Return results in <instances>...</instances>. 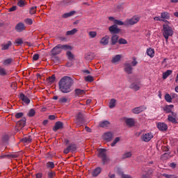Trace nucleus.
Returning a JSON list of instances; mask_svg holds the SVG:
<instances>
[{
	"label": "nucleus",
	"instance_id": "nucleus-1",
	"mask_svg": "<svg viewBox=\"0 0 178 178\" xmlns=\"http://www.w3.org/2000/svg\"><path fill=\"white\" fill-rule=\"evenodd\" d=\"M59 90L63 94H67L72 91V87L73 86V79L69 76L63 77L59 83Z\"/></svg>",
	"mask_w": 178,
	"mask_h": 178
},
{
	"label": "nucleus",
	"instance_id": "nucleus-59",
	"mask_svg": "<svg viewBox=\"0 0 178 178\" xmlns=\"http://www.w3.org/2000/svg\"><path fill=\"white\" fill-rule=\"evenodd\" d=\"M23 113H17L15 114L16 119H20V118H23Z\"/></svg>",
	"mask_w": 178,
	"mask_h": 178
},
{
	"label": "nucleus",
	"instance_id": "nucleus-30",
	"mask_svg": "<svg viewBox=\"0 0 178 178\" xmlns=\"http://www.w3.org/2000/svg\"><path fill=\"white\" fill-rule=\"evenodd\" d=\"M76 13V11H71L70 13H66L62 15V17L63 19H67V17H71V16H73Z\"/></svg>",
	"mask_w": 178,
	"mask_h": 178
},
{
	"label": "nucleus",
	"instance_id": "nucleus-11",
	"mask_svg": "<svg viewBox=\"0 0 178 178\" xmlns=\"http://www.w3.org/2000/svg\"><path fill=\"white\" fill-rule=\"evenodd\" d=\"M103 138L106 141H111L112 138H113V134L112 132H106L103 135Z\"/></svg>",
	"mask_w": 178,
	"mask_h": 178
},
{
	"label": "nucleus",
	"instance_id": "nucleus-23",
	"mask_svg": "<svg viewBox=\"0 0 178 178\" xmlns=\"http://www.w3.org/2000/svg\"><path fill=\"white\" fill-rule=\"evenodd\" d=\"M147 54L150 58H154L155 56V50L152 48H149L147 49Z\"/></svg>",
	"mask_w": 178,
	"mask_h": 178
},
{
	"label": "nucleus",
	"instance_id": "nucleus-21",
	"mask_svg": "<svg viewBox=\"0 0 178 178\" xmlns=\"http://www.w3.org/2000/svg\"><path fill=\"white\" fill-rule=\"evenodd\" d=\"M109 124H111V123L109 122V121L107 120H104V121H102L99 123V127H109Z\"/></svg>",
	"mask_w": 178,
	"mask_h": 178
},
{
	"label": "nucleus",
	"instance_id": "nucleus-55",
	"mask_svg": "<svg viewBox=\"0 0 178 178\" xmlns=\"http://www.w3.org/2000/svg\"><path fill=\"white\" fill-rule=\"evenodd\" d=\"M17 5L19 6V8H23L26 3L23 0H18Z\"/></svg>",
	"mask_w": 178,
	"mask_h": 178
},
{
	"label": "nucleus",
	"instance_id": "nucleus-6",
	"mask_svg": "<svg viewBox=\"0 0 178 178\" xmlns=\"http://www.w3.org/2000/svg\"><path fill=\"white\" fill-rule=\"evenodd\" d=\"M154 138V135L152 133H147V134H143L140 136V139L142 141H144L145 143H149V141H151Z\"/></svg>",
	"mask_w": 178,
	"mask_h": 178
},
{
	"label": "nucleus",
	"instance_id": "nucleus-41",
	"mask_svg": "<svg viewBox=\"0 0 178 178\" xmlns=\"http://www.w3.org/2000/svg\"><path fill=\"white\" fill-rule=\"evenodd\" d=\"M115 106H116V99H112L109 103V108H115Z\"/></svg>",
	"mask_w": 178,
	"mask_h": 178
},
{
	"label": "nucleus",
	"instance_id": "nucleus-18",
	"mask_svg": "<svg viewBox=\"0 0 178 178\" xmlns=\"http://www.w3.org/2000/svg\"><path fill=\"white\" fill-rule=\"evenodd\" d=\"M26 27L24 26V24L23 23H19L15 26V30L19 31V33L21 31H23V30H25Z\"/></svg>",
	"mask_w": 178,
	"mask_h": 178
},
{
	"label": "nucleus",
	"instance_id": "nucleus-33",
	"mask_svg": "<svg viewBox=\"0 0 178 178\" xmlns=\"http://www.w3.org/2000/svg\"><path fill=\"white\" fill-rule=\"evenodd\" d=\"M13 62V58H7L3 61V65L4 66H8V65H10Z\"/></svg>",
	"mask_w": 178,
	"mask_h": 178
},
{
	"label": "nucleus",
	"instance_id": "nucleus-57",
	"mask_svg": "<svg viewBox=\"0 0 178 178\" xmlns=\"http://www.w3.org/2000/svg\"><path fill=\"white\" fill-rule=\"evenodd\" d=\"M67 56L68 59H73V58H74V56H73V54H72L71 51H67Z\"/></svg>",
	"mask_w": 178,
	"mask_h": 178
},
{
	"label": "nucleus",
	"instance_id": "nucleus-9",
	"mask_svg": "<svg viewBox=\"0 0 178 178\" xmlns=\"http://www.w3.org/2000/svg\"><path fill=\"white\" fill-rule=\"evenodd\" d=\"M99 44L103 46L108 45V44H109V35H106L104 37L102 38Z\"/></svg>",
	"mask_w": 178,
	"mask_h": 178
},
{
	"label": "nucleus",
	"instance_id": "nucleus-38",
	"mask_svg": "<svg viewBox=\"0 0 178 178\" xmlns=\"http://www.w3.org/2000/svg\"><path fill=\"white\" fill-rule=\"evenodd\" d=\"M118 172L122 178H131V176H130L129 175L123 174V172H122V170H120V169H118Z\"/></svg>",
	"mask_w": 178,
	"mask_h": 178
},
{
	"label": "nucleus",
	"instance_id": "nucleus-26",
	"mask_svg": "<svg viewBox=\"0 0 178 178\" xmlns=\"http://www.w3.org/2000/svg\"><path fill=\"white\" fill-rule=\"evenodd\" d=\"M173 73V71L170 70H168L165 72L163 73V80H166V79H168V77H169V76H170V74Z\"/></svg>",
	"mask_w": 178,
	"mask_h": 178
},
{
	"label": "nucleus",
	"instance_id": "nucleus-62",
	"mask_svg": "<svg viewBox=\"0 0 178 178\" xmlns=\"http://www.w3.org/2000/svg\"><path fill=\"white\" fill-rule=\"evenodd\" d=\"M16 9H17V7H16V6H13V7L9 8V12H15V10H16Z\"/></svg>",
	"mask_w": 178,
	"mask_h": 178
},
{
	"label": "nucleus",
	"instance_id": "nucleus-19",
	"mask_svg": "<svg viewBox=\"0 0 178 178\" xmlns=\"http://www.w3.org/2000/svg\"><path fill=\"white\" fill-rule=\"evenodd\" d=\"M117 42H119V35H113L111 37V45H116Z\"/></svg>",
	"mask_w": 178,
	"mask_h": 178
},
{
	"label": "nucleus",
	"instance_id": "nucleus-27",
	"mask_svg": "<svg viewBox=\"0 0 178 178\" xmlns=\"http://www.w3.org/2000/svg\"><path fill=\"white\" fill-rule=\"evenodd\" d=\"M75 95H78L79 97H80L81 95H86V90H81V89H76Z\"/></svg>",
	"mask_w": 178,
	"mask_h": 178
},
{
	"label": "nucleus",
	"instance_id": "nucleus-24",
	"mask_svg": "<svg viewBox=\"0 0 178 178\" xmlns=\"http://www.w3.org/2000/svg\"><path fill=\"white\" fill-rule=\"evenodd\" d=\"M22 143H26V144H30L31 141H33V139L30 136H25L22 139Z\"/></svg>",
	"mask_w": 178,
	"mask_h": 178
},
{
	"label": "nucleus",
	"instance_id": "nucleus-40",
	"mask_svg": "<svg viewBox=\"0 0 178 178\" xmlns=\"http://www.w3.org/2000/svg\"><path fill=\"white\" fill-rule=\"evenodd\" d=\"M77 31H77V29H73L71 30V31H67L66 35H73L74 34H76Z\"/></svg>",
	"mask_w": 178,
	"mask_h": 178
},
{
	"label": "nucleus",
	"instance_id": "nucleus-64",
	"mask_svg": "<svg viewBox=\"0 0 178 178\" xmlns=\"http://www.w3.org/2000/svg\"><path fill=\"white\" fill-rule=\"evenodd\" d=\"M163 176H164V177H166V178H172V177H175V176L173 175H169L168 174H163Z\"/></svg>",
	"mask_w": 178,
	"mask_h": 178
},
{
	"label": "nucleus",
	"instance_id": "nucleus-53",
	"mask_svg": "<svg viewBox=\"0 0 178 178\" xmlns=\"http://www.w3.org/2000/svg\"><path fill=\"white\" fill-rule=\"evenodd\" d=\"M118 43L120 44H127V40H126V39H124V38H120L119 40H118Z\"/></svg>",
	"mask_w": 178,
	"mask_h": 178
},
{
	"label": "nucleus",
	"instance_id": "nucleus-43",
	"mask_svg": "<svg viewBox=\"0 0 178 178\" xmlns=\"http://www.w3.org/2000/svg\"><path fill=\"white\" fill-rule=\"evenodd\" d=\"M46 166L48 169H54V168H55V164L54 162H47Z\"/></svg>",
	"mask_w": 178,
	"mask_h": 178
},
{
	"label": "nucleus",
	"instance_id": "nucleus-37",
	"mask_svg": "<svg viewBox=\"0 0 178 178\" xmlns=\"http://www.w3.org/2000/svg\"><path fill=\"white\" fill-rule=\"evenodd\" d=\"M132 155L133 154L131 153V152H127L123 154L122 158L123 159H126L127 158H131Z\"/></svg>",
	"mask_w": 178,
	"mask_h": 178
},
{
	"label": "nucleus",
	"instance_id": "nucleus-49",
	"mask_svg": "<svg viewBox=\"0 0 178 178\" xmlns=\"http://www.w3.org/2000/svg\"><path fill=\"white\" fill-rule=\"evenodd\" d=\"M35 115V111L31 108L28 113V116L29 118H33V116H34Z\"/></svg>",
	"mask_w": 178,
	"mask_h": 178
},
{
	"label": "nucleus",
	"instance_id": "nucleus-44",
	"mask_svg": "<svg viewBox=\"0 0 178 178\" xmlns=\"http://www.w3.org/2000/svg\"><path fill=\"white\" fill-rule=\"evenodd\" d=\"M6 74H8L6 70L2 67H0V76H6Z\"/></svg>",
	"mask_w": 178,
	"mask_h": 178
},
{
	"label": "nucleus",
	"instance_id": "nucleus-39",
	"mask_svg": "<svg viewBox=\"0 0 178 178\" xmlns=\"http://www.w3.org/2000/svg\"><path fill=\"white\" fill-rule=\"evenodd\" d=\"M166 102H172V96L169 93H166L164 96Z\"/></svg>",
	"mask_w": 178,
	"mask_h": 178
},
{
	"label": "nucleus",
	"instance_id": "nucleus-13",
	"mask_svg": "<svg viewBox=\"0 0 178 178\" xmlns=\"http://www.w3.org/2000/svg\"><path fill=\"white\" fill-rule=\"evenodd\" d=\"M76 124H81L83 122H84V117L83 116V113H79L77 116H76Z\"/></svg>",
	"mask_w": 178,
	"mask_h": 178
},
{
	"label": "nucleus",
	"instance_id": "nucleus-56",
	"mask_svg": "<svg viewBox=\"0 0 178 178\" xmlns=\"http://www.w3.org/2000/svg\"><path fill=\"white\" fill-rule=\"evenodd\" d=\"M24 22H25L26 24L31 25V24H33V19H30V18H27V19H24Z\"/></svg>",
	"mask_w": 178,
	"mask_h": 178
},
{
	"label": "nucleus",
	"instance_id": "nucleus-3",
	"mask_svg": "<svg viewBox=\"0 0 178 178\" xmlns=\"http://www.w3.org/2000/svg\"><path fill=\"white\" fill-rule=\"evenodd\" d=\"M72 46L67 44H58L55 47H54L51 51V56H56V55H59L62 52V51H72Z\"/></svg>",
	"mask_w": 178,
	"mask_h": 178
},
{
	"label": "nucleus",
	"instance_id": "nucleus-60",
	"mask_svg": "<svg viewBox=\"0 0 178 178\" xmlns=\"http://www.w3.org/2000/svg\"><path fill=\"white\" fill-rule=\"evenodd\" d=\"M137 63H138L137 60H136V58L134 57V58H133V61L131 62L132 66H136V65H137Z\"/></svg>",
	"mask_w": 178,
	"mask_h": 178
},
{
	"label": "nucleus",
	"instance_id": "nucleus-42",
	"mask_svg": "<svg viewBox=\"0 0 178 178\" xmlns=\"http://www.w3.org/2000/svg\"><path fill=\"white\" fill-rule=\"evenodd\" d=\"M70 147V150L71 151V152H74V151H76L77 149V146H76L75 144H70L69 145Z\"/></svg>",
	"mask_w": 178,
	"mask_h": 178
},
{
	"label": "nucleus",
	"instance_id": "nucleus-50",
	"mask_svg": "<svg viewBox=\"0 0 178 178\" xmlns=\"http://www.w3.org/2000/svg\"><path fill=\"white\" fill-rule=\"evenodd\" d=\"M56 77L55 75H52L51 76L49 77L47 79L48 83H54V81H55L56 80Z\"/></svg>",
	"mask_w": 178,
	"mask_h": 178
},
{
	"label": "nucleus",
	"instance_id": "nucleus-17",
	"mask_svg": "<svg viewBox=\"0 0 178 178\" xmlns=\"http://www.w3.org/2000/svg\"><path fill=\"white\" fill-rule=\"evenodd\" d=\"M125 123L129 127H133V126L135 124L136 122L134 121V119H133V118H127L125 120Z\"/></svg>",
	"mask_w": 178,
	"mask_h": 178
},
{
	"label": "nucleus",
	"instance_id": "nucleus-15",
	"mask_svg": "<svg viewBox=\"0 0 178 178\" xmlns=\"http://www.w3.org/2000/svg\"><path fill=\"white\" fill-rule=\"evenodd\" d=\"M63 129V123L61 122H56L53 127L54 131H58V130Z\"/></svg>",
	"mask_w": 178,
	"mask_h": 178
},
{
	"label": "nucleus",
	"instance_id": "nucleus-12",
	"mask_svg": "<svg viewBox=\"0 0 178 178\" xmlns=\"http://www.w3.org/2000/svg\"><path fill=\"white\" fill-rule=\"evenodd\" d=\"M19 98L22 102H24V104H26V105H29V104H30V99L27 96H25L24 94L21 93L19 95Z\"/></svg>",
	"mask_w": 178,
	"mask_h": 178
},
{
	"label": "nucleus",
	"instance_id": "nucleus-58",
	"mask_svg": "<svg viewBox=\"0 0 178 178\" xmlns=\"http://www.w3.org/2000/svg\"><path fill=\"white\" fill-rule=\"evenodd\" d=\"M63 152L65 154H69V152H71L70 147L68 145L65 149H64Z\"/></svg>",
	"mask_w": 178,
	"mask_h": 178
},
{
	"label": "nucleus",
	"instance_id": "nucleus-25",
	"mask_svg": "<svg viewBox=\"0 0 178 178\" xmlns=\"http://www.w3.org/2000/svg\"><path fill=\"white\" fill-rule=\"evenodd\" d=\"M140 86L141 84L140 83H133L132 85H131V88L134 91H138L140 90Z\"/></svg>",
	"mask_w": 178,
	"mask_h": 178
},
{
	"label": "nucleus",
	"instance_id": "nucleus-4",
	"mask_svg": "<svg viewBox=\"0 0 178 178\" xmlns=\"http://www.w3.org/2000/svg\"><path fill=\"white\" fill-rule=\"evenodd\" d=\"M99 158L102 159L103 163H106L109 159L106 156V150L105 149H99Z\"/></svg>",
	"mask_w": 178,
	"mask_h": 178
},
{
	"label": "nucleus",
	"instance_id": "nucleus-2",
	"mask_svg": "<svg viewBox=\"0 0 178 178\" xmlns=\"http://www.w3.org/2000/svg\"><path fill=\"white\" fill-rule=\"evenodd\" d=\"M161 22H165L166 23L163 24V35L165 40L168 41L169 37L173 35V29H172V26H169V24H170L169 21L161 19Z\"/></svg>",
	"mask_w": 178,
	"mask_h": 178
},
{
	"label": "nucleus",
	"instance_id": "nucleus-14",
	"mask_svg": "<svg viewBox=\"0 0 178 178\" xmlns=\"http://www.w3.org/2000/svg\"><path fill=\"white\" fill-rule=\"evenodd\" d=\"M124 70L127 74H131V73H133V67L129 63L124 65Z\"/></svg>",
	"mask_w": 178,
	"mask_h": 178
},
{
	"label": "nucleus",
	"instance_id": "nucleus-46",
	"mask_svg": "<svg viewBox=\"0 0 178 178\" xmlns=\"http://www.w3.org/2000/svg\"><path fill=\"white\" fill-rule=\"evenodd\" d=\"M37 12V6L31 7L29 10L30 15H34Z\"/></svg>",
	"mask_w": 178,
	"mask_h": 178
},
{
	"label": "nucleus",
	"instance_id": "nucleus-16",
	"mask_svg": "<svg viewBox=\"0 0 178 178\" xmlns=\"http://www.w3.org/2000/svg\"><path fill=\"white\" fill-rule=\"evenodd\" d=\"M17 126L19 129H23L26 126V118H22V119L17 122Z\"/></svg>",
	"mask_w": 178,
	"mask_h": 178
},
{
	"label": "nucleus",
	"instance_id": "nucleus-29",
	"mask_svg": "<svg viewBox=\"0 0 178 178\" xmlns=\"http://www.w3.org/2000/svg\"><path fill=\"white\" fill-rule=\"evenodd\" d=\"M101 171H102L101 168L98 167L93 170L92 175L93 177H97V176H98V175L101 173Z\"/></svg>",
	"mask_w": 178,
	"mask_h": 178
},
{
	"label": "nucleus",
	"instance_id": "nucleus-51",
	"mask_svg": "<svg viewBox=\"0 0 178 178\" xmlns=\"http://www.w3.org/2000/svg\"><path fill=\"white\" fill-rule=\"evenodd\" d=\"M119 141H120V138H119V137L115 138V139L111 143V147H115V145H116V144H118V143H119Z\"/></svg>",
	"mask_w": 178,
	"mask_h": 178
},
{
	"label": "nucleus",
	"instance_id": "nucleus-7",
	"mask_svg": "<svg viewBox=\"0 0 178 178\" xmlns=\"http://www.w3.org/2000/svg\"><path fill=\"white\" fill-rule=\"evenodd\" d=\"M108 30L111 34H119L120 29L118 28V25H112L108 28Z\"/></svg>",
	"mask_w": 178,
	"mask_h": 178
},
{
	"label": "nucleus",
	"instance_id": "nucleus-10",
	"mask_svg": "<svg viewBox=\"0 0 178 178\" xmlns=\"http://www.w3.org/2000/svg\"><path fill=\"white\" fill-rule=\"evenodd\" d=\"M157 128L160 131H166L168 130V124L164 122H159L157 124Z\"/></svg>",
	"mask_w": 178,
	"mask_h": 178
},
{
	"label": "nucleus",
	"instance_id": "nucleus-48",
	"mask_svg": "<svg viewBox=\"0 0 178 178\" xmlns=\"http://www.w3.org/2000/svg\"><path fill=\"white\" fill-rule=\"evenodd\" d=\"M15 44L19 47V45H22L23 44V40L21 38H18L15 40Z\"/></svg>",
	"mask_w": 178,
	"mask_h": 178
},
{
	"label": "nucleus",
	"instance_id": "nucleus-35",
	"mask_svg": "<svg viewBox=\"0 0 178 178\" xmlns=\"http://www.w3.org/2000/svg\"><path fill=\"white\" fill-rule=\"evenodd\" d=\"M161 19H170V15L168 12H164L161 13Z\"/></svg>",
	"mask_w": 178,
	"mask_h": 178
},
{
	"label": "nucleus",
	"instance_id": "nucleus-31",
	"mask_svg": "<svg viewBox=\"0 0 178 178\" xmlns=\"http://www.w3.org/2000/svg\"><path fill=\"white\" fill-rule=\"evenodd\" d=\"M122 58V56L121 55H116L114 57H113V59L111 60L112 63H116L118 62H119V60H120V59Z\"/></svg>",
	"mask_w": 178,
	"mask_h": 178
},
{
	"label": "nucleus",
	"instance_id": "nucleus-61",
	"mask_svg": "<svg viewBox=\"0 0 178 178\" xmlns=\"http://www.w3.org/2000/svg\"><path fill=\"white\" fill-rule=\"evenodd\" d=\"M33 60H38V59H40V55H38V54L33 55Z\"/></svg>",
	"mask_w": 178,
	"mask_h": 178
},
{
	"label": "nucleus",
	"instance_id": "nucleus-32",
	"mask_svg": "<svg viewBox=\"0 0 178 178\" xmlns=\"http://www.w3.org/2000/svg\"><path fill=\"white\" fill-rule=\"evenodd\" d=\"M58 102H60V104H67V102H70V101H69L67 97H62L58 99Z\"/></svg>",
	"mask_w": 178,
	"mask_h": 178
},
{
	"label": "nucleus",
	"instance_id": "nucleus-36",
	"mask_svg": "<svg viewBox=\"0 0 178 178\" xmlns=\"http://www.w3.org/2000/svg\"><path fill=\"white\" fill-rule=\"evenodd\" d=\"M168 122H170L171 123H177V120H176V118L169 115L168 118Z\"/></svg>",
	"mask_w": 178,
	"mask_h": 178
},
{
	"label": "nucleus",
	"instance_id": "nucleus-54",
	"mask_svg": "<svg viewBox=\"0 0 178 178\" xmlns=\"http://www.w3.org/2000/svg\"><path fill=\"white\" fill-rule=\"evenodd\" d=\"M89 37L90 38H95L97 37V33L95 31L89 32Z\"/></svg>",
	"mask_w": 178,
	"mask_h": 178
},
{
	"label": "nucleus",
	"instance_id": "nucleus-5",
	"mask_svg": "<svg viewBox=\"0 0 178 178\" xmlns=\"http://www.w3.org/2000/svg\"><path fill=\"white\" fill-rule=\"evenodd\" d=\"M138 22H140V17L138 16H134L132 18L125 21L124 26H133V24H136Z\"/></svg>",
	"mask_w": 178,
	"mask_h": 178
},
{
	"label": "nucleus",
	"instance_id": "nucleus-63",
	"mask_svg": "<svg viewBox=\"0 0 178 178\" xmlns=\"http://www.w3.org/2000/svg\"><path fill=\"white\" fill-rule=\"evenodd\" d=\"M36 178H42V172H38L35 174Z\"/></svg>",
	"mask_w": 178,
	"mask_h": 178
},
{
	"label": "nucleus",
	"instance_id": "nucleus-20",
	"mask_svg": "<svg viewBox=\"0 0 178 178\" xmlns=\"http://www.w3.org/2000/svg\"><path fill=\"white\" fill-rule=\"evenodd\" d=\"M173 108H175L173 104L166 105L163 108V111L165 112V113H171L172 109H173Z\"/></svg>",
	"mask_w": 178,
	"mask_h": 178
},
{
	"label": "nucleus",
	"instance_id": "nucleus-34",
	"mask_svg": "<svg viewBox=\"0 0 178 178\" xmlns=\"http://www.w3.org/2000/svg\"><path fill=\"white\" fill-rule=\"evenodd\" d=\"M172 156L170 155V153H164L162 156H161V159H163V161H166L167 159H169V158H171Z\"/></svg>",
	"mask_w": 178,
	"mask_h": 178
},
{
	"label": "nucleus",
	"instance_id": "nucleus-8",
	"mask_svg": "<svg viewBox=\"0 0 178 178\" xmlns=\"http://www.w3.org/2000/svg\"><path fill=\"white\" fill-rule=\"evenodd\" d=\"M146 109H147V108L145 107V106H142L134 108L132 110V112H133V113L138 115V113H141V112H144V111H145Z\"/></svg>",
	"mask_w": 178,
	"mask_h": 178
},
{
	"label": "nucleus",
	"instance_id": "nucleus-22",
	"mask_svg": "<svg viewBox=\"0 0 178 178\" xmlns=\"http://www.w3.org/2000/svg\"><path fill=\"white\" fill-rule=\"evenodd\" d=\"M154 173V170H149L146 172L142 177V178H150L152 177V174Z\"/></svg>",
	"mask_w": 178,
	"mask_h": 178
},
{
	"label": "nucleus",
	"instance_id": "nucleus-52",
	"mask_svg": "<svg viewBox=\"0 0 178 178\" xmlns=\"http://www.w3.org/2000/svg\"><path fill=\"white\" fill-rule=\"evenodd\" d=\"M114 24H118V26H123L124 24H126V22H123L120 20L115 19L114 20Z\"/></svg>",
	"mask_w": 178,
	"mask_h": 178
},
{
	"label": "nucleus",
	"instance_id": "nucleus-28",
	"mask_svg": "<svg viewBox=\"0 0 178 178\" xmlns=\"http://www.w3.org/2000/svg\"><path fill=\"white\" fill-rule=\"evenodd\" d=\"M1 47L2 51H6V49H9L10 47H12V42L8 41L7 44H2Z\"/></svg>",
	"mask_w": 178,
	"mask_h": 178
},
{
	"label": "nucleus",
	"instance_id": "nucleus-45",
	"mask_svg": "<svg viewBox=\"0 0 178 178\" xmlns=\"http://www.w3.org/2000/svg\"><path fill=\"white\" fill-rule=\"evenodd\" d=\"M84 79L86 81H89L90 83H91L92 81H94V77H92L91 75L85 76Z\"/></svg>",
	"mask_w": 178,
	"mask_h": 178
},
{
	"label": "nucleus",
	"instance_id": "nucleus-47",
	"mask_svg": "<svg viewBox=\"0 0 178 178\" xmlns=\"http://www.w3.org/2000/svg\"><path fill=\"white\" fill-rule=\"evenodd\" d=\"M47 175L49 178H54L55 176H56V173L54 171H50L47 172Z\"/></svg>",
	"mask_w": 178,
	"mask_h": 178
}]
</instances>
